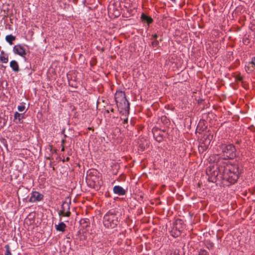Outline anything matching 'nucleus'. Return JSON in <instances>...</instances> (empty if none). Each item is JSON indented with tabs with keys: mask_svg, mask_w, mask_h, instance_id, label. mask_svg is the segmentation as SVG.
<instances>
[{
	"mask_svg": "<svg viewBox=\"0 0 255 255\" xmlns=\"http://www.w3.org/2000/svg\"><path fill=\"white\" fill-rule=\"evenodd\" d=\"M240 173L238 165H231L226 168L224 177L231 183H234L237 181Z\"/></svg>",
	"mask_w": 255,
	"mask_h": 255,
	"instance_id": "obj_1",
	"label": "nucleus"
},
{
	"mask_svg": "<svg viewBox=\"0 0 255 255\" xmlns=\"http://www.w3.org/2000/svg\"><path fill=\"white\" fill-rule=\"evenodd\" d=\"M118 216L115 212L110 211L107 213L103 218V224L107 228H114L118 224Z\"/></svg>",
	"mask_w": 255,
	"mask_h": 255,
	"instance_id": "obj_2",
	"label": "nucleus"
},
{
	"mask_svg": "<svg viewBox=\"0 0 255 255\" xmlns=\"http://www.w3.org/2000/svg\"><path fill=\"white\" fill-rule=\"evenodd\" d=\"M219 147L225 159H233L236 156V148L234 145L222 144Z\"/></svg>",
	"mask_w": 255,
	"mask_h": 255,
	"instance_id": "obj_3",
	"label": "nucleus"
},
{
	"mask_svg": "<svg viewBox=\"0 0 255 255\" xmlns=\"http://www.w3.org/2000/svg\"><path fill=\"white\" fill-rule=\"evenodd\" d=\"M115 101L119 106L120 107H129V103L126 99L125 92L120 91H117L115 95Z\"/></svg>",
	"mask_w": 255,
	"mask_h": 255,
	"instance_id": "obj_4",
	"label": "nucleus"
},
{
	"mask_svg": "<svg viewBox=\"0 0 255 255\" xmlns=\"http://www.w3.org/2000/svg\"><path fill=\"white\" fill-rule=\"evenodd\" d=\"M70 203L63 202L61 206V210L59 213V216L69 217L70 215Z\"/></svg>",
	"mask_w": 255,
	"mask_h": 255,
	"instance_id": "obj_5",
	"label": "nucleus"
},
{
	"mask_svg": "<svg viewBox=\"0 0 255 255\" xmlns=\"http://www.w3.org/2000/svg\"><path fill=\"white\" fill-rule=\"evenodd\" d=\"M43 198V195L37 191H33L31 194L29 201L30 202L35 203L41 201Z\"/></svg>",
	"mask_w": 255,
	"mask_h": 255,
	"instance_id": "obj_6",
	"label": "nucleus"
},
{
	"mask_svg": "<svg viewBox=\"0 0 255 255\" xmlns=\"http://www.w3.org/2000/svg\"><path fill=\"white\" fill-rule=\"evenodd\" d=\"M13 50L15 54L19 55L22 57H23L26 55L25 49L19 44L15 45L13 47Z\"/></svg>",
	"mask_w": 255,
	"mask_h": 255,
	"instance_id": "obj_7",
	"label": "nucleus"
},
{
	"mask_svg": "<svg viewBox=\"0 0 255 255\" xmlns=\"http://www.w3.org/2000/svg\"><path fill=\"white\" fill-rule=\"evenodd\" d=\"M113 192L115 194L120 196L124 195L126 192V190L122 187L119 185H116L114 187Z\"/></svg>",
	"mask_w": 255,
	"mask_h": 255,
	"instance_id": "obj_8",
	"label": "nucleus"
},
{
	"mask_svg": "<svg viewBox=\"0 0 255 255\" xmlns=\"http://www.w3.org/2000/svg\"><path fill=\"white\" fill-rule=\"evenodd\" d=\"M23 118V116L22 114H19L16 112L14 113L13 121L16 124L22 123Z\"/></svg>",
	"mask_w": 255,
	"mask_h": 255,
	"instance_id": "obj_9",
	"label": "nucleus"
},
{
	"mask_svg": "<svg viewBox=\"0 0 255 255\" xmlns=\"http://www.w3.org/2000/svg\"><path fill=\"white\" fill-rule=\"evenodd\" d=\"M10 67L12 68V70L15 72H17L19 71L18 63L15 60L10 61Z\"/></svg>",
	"mask_w": 255,
	"mask_h": 255,
	"instance_id": "obj_10",
	"label": "nucleus"
},
{
	"mask_svg": "<svg viewBox=\"0 0 255 255\" xmlns=\"http://www.w3.org/2000/svg\"><path fill=\"white\" fill-rule=\"evenodd\" d=\"M16 39L15 36L10 34L7 35L5 37V40L6 41L10 44L12 45L13 44V41L15 40Z\"/></svg>",
	"mask_w": 255,
	"mask_h": 255,
	"instance_id": "obj_11",
	"label": "nucleus"
},
{
	"mask_svg": "<svg viewBox=\"0 0 255 255\" xmlns=\"http://www.w3.org/2000/svg\"><path fill=\"white\" fill-rule=\"evenodd\" d=\"M65 228L66 225L63 222H61L58 225H55V228L58 231L63 232Z\"/></svg>",
	"mask_w": 255,
	"mask_h": 255,
	"instance_id": "obj_12",
	"label": "nucleus"
},
{
	"mask_svg": "<svg viewBox=\"0 0 255 255\" xmlns=\"http://www.w3.org/2000/svg\"><path fill=\"white\" fill-rule=\"evenodd\" d=\"M141 18L142 21L146 22L148 24L151 23L152 22V19L150 17H149L143 13L142 14Z\"/></svg>",
	"mask_w": 255,
	"mask_h": 255,
	"instance_id": "obj_13",
	"label": "nucleus"
},
{
	"mask_svg": "<svg viewBox=\"0 0 255 255\" xmlns=\"http://www.w3.org/2000/svg\"><path fill=\"white\" fill-rule=\"evenodd\" d=\"M0 60L3 63H7L8 62V56L4 54L3 52H1L0 55Z\"/></svg>",
	"mask_w": 255,
	"mask_h": 255,
	"instance_id": "obj_14",
	"label": "nucleus"
},
{
	"mask_svg": "<svg viewBox=\"0 0 255 255\" xmlns=\"http://www.w3.org/2000/svg\"><path fill=\"white\" fill-rule=\"evenodd\" d=\"M205 244L208 249H212L214 245L212 242H210V240H206Z\"/></svg>",
	"mask_w": 255,
	"mask_h": 255,
	"instance_id": "obj_15",
	"label": "nucleus"
},
{
	"mask_svg": "<svg viewBox=\"0 0 255 255\" xmlns=\"http://www.w3.org/2000/svg\"><path fill=\"white\" fill-rule=\"evenodd\" d=\"M5 248L6 250V252L5 255H12L10 252V247L8 245H6L5 246Z\"/></svg>",
	"mask_w": 255,
	"mask_h": 255,
	"instance_id": "obj_16",
	"label": "nucleus"
},
{
	"mask_svg": "<svg viewBox=\"0 0 255 255\" xmlns=\"http://www.w3.org/2000/svg\"><path fill=\"white\" fill-rule=\"evenodd\" d=\"M151 45L153 47H157L159 45V41L157 39L152 40Z\"/></svg>",
	"mask_w": 255,
	"mask_h": 255,
	"instance_id": "obj_17",
	"label": "nucleus"
},
{
	"mask_svg": "<svg viewBox=\"0 0 255 255\" xmlns=\"http://www.w3.org/2000/svg\"><path fill=\"white\" fill-rule=\"evenodd\" d=\"M198 255H209L207 252L204 250H201Z\"/></svg>",
	"mask_w": 255,
	"mask_h": 255,
	"instance_id": "obj_18",
	"label": "nucleus"
},
{
	"mask_svg": "<svg viewBox=\"0 0 255 255\" xmlns=\"http://www.w3.org/2000/svg\"><path fill=\"white\" fill-rule=\"evenodd\" d=\"M17 109L19 112H23L25 110V106L24 105H20L18 106Z\"/></svg>",
	"mask_w": 255,
	"mask_h": 255,
	"instance_id": "obj_19",
	"label": "nucleus"
},
{
	"mask_svg": "<svg viewBox=\"0 0 255 255\" xmlns=\"http://www.w3.org/2000/svg\"><path fill=\"white\" fill-rule=\"evenodd\" d=\"M80 223L81 224H83L84 223L86 224V225H85V227H87L88 226V223H87L86 219H82V220H81L80 221Z\"/></svg>",
	"mask_w": 255,
	"mask_h": 255,
	"instance_id": "obj_20",
	"label": "nucleus"
},
{
	"mask_svg": "<svg viewBox=\"0 0 255 255\" xmlns=\"http://www.w3.org/2000/svg\"><path fill=\"white\" fill-rule=\"evenodd\" d=\"M158 37V36L157 35V34H153L152 35L151 40L157 39Z\"/></svg>",
	"mask_w": 255,
	"mask_h": 255,
	"instance_id": "obj_21",
	"label": "nucleus"
},
{
	"mask_svg": "<svg viewBox=\"0 0 255 255\" xmlns=\"http://www.w3.org/2000/svg\"><path fill=\"white\" fill-rule=\"evenodd\" d=\"M252 63L255 66V57L252 59Z\"/></svg>",
	"mask_w": 255,
	"mask_h": 255,
	"instance_id": "obj_22",
	"label": "nucleus"
},
{
	"mask_svg": "<svg viewBox=\"0 0 255 255\" xmlns=\"http://www.w3.org/2000/svg\"><path fill=\"white\" fill-rule=\"evenodd\" d=\"M171 255H178L177 253H176L175 252H174L173 253L171 254Z\"/></svg>",
	"mask_w": 255,
	"mask_h": 255,
	"instance_id": "obj_23",
	"label": "nucleus"
},
{
	"mask_svg": "<svg viewBox=\"0 0 255 255\" xmlns=\"http://www.w3.org/2000/svg\"><path fill=\"white\" fill-rule=\"evenodd\" d=\"M159 138H160V139H159V138H158V139H156V140H158V141H160L161 140V137H160Z\"/></svg>",
	"mask_w": 255,
	"mask_h": 255,
	"instance_id": "obj_24",
	"label": "nucleus"
},
{
	"mask_svg": "<svg viewBox=\"0 0 255 255\" xmlns=\"http://www.w3.org/2000/svg\"><path fill=\"white\" fill-rule=\"evenodd\" d=\"M159 138H160V139H159V138H158V139H156V140H158V141H160L161 140V137H160Z\"/></svg>",
	"mask_w": 255,
	"mask_h": 255,
	"instance_id": "obj_25",
	"label": "nucleus"
},
{
	"mask_svg": "<svg viewBox=\"0 0 255 255\" xmlns=\"http://www.w3.org/2000/svg\"><path fill=\"white\" fill-rule=\"evenodd\" d=\"M127 121H128V119L125 120V121H124V122H125V123H126V122H127Z\"/></svg>",
	"mask_w": 255,
	"mask_h": 255,
	"instance_id": "obj_26",
	"label": "nucleus"
}]
</instances>
